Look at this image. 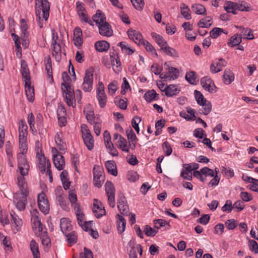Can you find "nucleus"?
<instances>
[{
    "instance_id": "f257e3e1",
    "label": "nucleus",
    "mask_w": 258,
    "mask_h": 258,
    "mask_svg": "<svg viewBox=\"0 0 258 258\" xmlns=\"http://www.w3.org/2000/svg\"><path fill=\"white\" fill-rule=\"evenodd\" d=\"M19 171L20 175L17 177V184L19 192L15 194L14 203L16 208L20 211L25 210L27 203V197L28 195V186L25 179L29 170V165L27 163L23 156H21L19 159Z\"/></svg>"
},
{
    "instance_id": "f03ea898",
    "label": "nucleus",
    "mask_w": 258,
    "mask_h": 258,
    "mask_svg": "<svg viewBox=\"0 0 258 258\" xmlns=\"http://www.w3.org/2000/svg\"><path fill=\"white\" fill-rule=\"evenodd\" d=\"M36 21L40 28L46 24L49 16L50 4L47 0H36Z\"/></svg>"
},
{
    "instance_id": "7ed1b4c3",
    "label": "nucleus",
    "mask_w": 258,
    "mask_h": 258,
    "mask_svg": "<svg viewBox=\"0 0 258 258\" xmlns=\"http://www.w3.org/2000/svg\"><path fill=\"white\" fill-rule=\"evenodd\" d=\"M61 90L63 96L67 105L69 106L75 107L76 99L74 89L70 85L65 84L64 87H61Z\"/></svg>"
},
{
    "instance_id": "20e7f679",
    "label": "nucleus",
    "mask_w": 258,
    "mask_h": 258,
    "mask_svg": "<svg viewBox=\"0 0 258 258\" xmlns=\"http://www.w3.org/2000/svg\"><path fill=\"white\" fill-rule=\"evenodd\" d=\"M81 127L84 143L87 149L91 151L94 148V140L93 137L85 124H82Z\"/></svg>"
},
{
    "instance_id": "39448f33",
    "label": "nucleus",
    "mask_w": 258,
    "mask_h": 258,
    "mask_svg": "<svg viewBox=\"0 0 258 258\" xmlns=\"http://www.w3.org/2000/svg\"><path fill=\"white\" fill-rule=\"evenodd\" d=\"M93 72V69L92 68L87 69L85 72L82 84V89L85 92H90L92 89Z\"/></svg>"
},
{
    "instance_id": "423d86ee",
    "label": "nucleus",
    "mask_w": 258,
    "mask_h": 258,
    "mask_svg": "<svg viewBox=\"0 0 258 258\" xmlns=\"http://www.w3.org/2000/svg\"><path fill=\"white\" fill-rule=\"evenodd\" d=\"M104 89L103 83L99 82L96 90V97L101 108H103L105 106L107 100Z\"/></svg>"
},
{
    "instance_id": "0eeeda50",
    "label": "nucleus",
    "mask_w": 258,
    "mask_h": 258,
    "mask_svg": "<svg viewBox=\"0 0 258 258\" xmlns=\"http://www.w3.org/2000/svg\"><path fill=\"white\" fill-rule=\"evenodd\" d=\"M105 191L108 197V202L109 206L114 208L115 205V187L113 183L110 181H107L105 184Z\"/></svg>"
},
{
    "instance_id": "6e6552de",
    "label": "nucleus",
    "mask_w": 258,
    "mask_h": 258,
    "mask_svg": "<svg viewBox=\"0 0 258 258\" xmlns=\"http://www.w3.org/2000/svg\"><path fill=\"white\" fill-rule=\"evenodd\" d=\"M117 207L120 212L123 215L127 214L128 212V206L126 204L124 194L120 191L118 192L117 200Z\"/></svg>"
},
{
    "instance_id": "1a4fd4ad",
    "label": "nucleus",
    "mask_w": 258,
    "mask_h": 258,
    "mask_svg": "<svg viewBox=\"0 0 258 258\" xmlns=\"http://www.w3.org/2000/svg\"><path fill=\"white\" fill-rule=\"evenodd\" d=\"M38 205L39 209L42 212L45 214L48 213L49 209V205L48 201L46 198V195L43 192L39 194L38 196Z\"/></svg>"
},
{
    "instance_id": "9d476101",
    "label": "nucleus",
    "mask_w": 258,
    "mask_h": 258,
    "mask_svg": "<svg viewBox=\"0 0 258 258\" xmlns=\"http://www.w3.org/2000/svg\"><path fill=\"white\" fill-rule=\"evenodd\" d=\"M92 211L97 218H99L106 214L104 207L98 200L94 199Z\"/></svg>"
},
{
    "instance_id": "9b49d317",
    "label": "nucleus",
    "mask_w": 258,
    "mask_h": 258,
    "mask_svg": "<svg viewBox=\"0 0 258 258\" xmlns=\"http://www.w3.org/2000/svg\"><path fill=\"white\" fill-rule=\"evenodd\" d=\"M201 84L205 90L210 93L216 92V87L213 81L208 77H205L201 79Z\"/></svg>"
},
{
    "instance_id": "f8f14e48",
    "label": "nucleus",
    "mask_w": 258,
    "mask_h": 258,
    "mask_svg": "<svg viewBox=\"0 0 258 258\" xmlns=\"http://www.w3.org/2000/svg\"><path fill=\"white\" fill-rule=\"evenodd\" d=\"M130 39L133 40L137 44L140 45L144 42V39L141 33L133 29H130L127 32Z\"/></svg>"
},
{
    "instance_id": "ddd939ff",
    "label": "nucleus",
    "mask_w": 258,
    "mask_h": 258,
    "mask_svg": "<svg viewBox=\"0 0 258 258\" xmlns=\"http://www.w3.org/2000/svg\"><path fill=\"white\" fill-rule=\"evenodd\" d=\"M31 221L34 229L38 228V231L40 233L43 231V225L41 222L40 219L38 216V212L37 210H34L32 212Z\"/></svg>"
},
{
    "instance_id": "4468645a",
    "label": "nucleus",
    "mask_w": 258,
    "mask_h": 258,
    "mask_svg": "<svg viewBox=\"0 0 258 258\" xmlns=\"http://www.w3.org/2000/svg\"><path fill=\"white\" fill-rule=\"evenodd\" d=\"M110 61L113 71L116 73L120 72L121 71V62L118 55L114 53H111Z\"/></svg>"
},
{
    "instance_id": "2eb2a0df",
    "label": "nucleus",
    "mask_w": 258,
    "mask_h": 258,
    "mask_svg": "<svg viewBox=\"0 0 258 258\" xmlns=\"http://www.w3.org/2000/svg\"><path fill=\"white\" fill-rule=\"evenodd\" d=\"M227 65V62L223 58H219L218 61L213 62L210 66V71L212 73H216L222 71Z\"/></svg>"
},
{
    "instance_id": "dca6fc26",
    "label": "nucleus",
    "mask_w": 258,
    "mask_h": 258,
    "mask_svg": "<svg viewBox=\"0 0 258 258\" xmlns=\"http://www.w3.org/2000/svg\"><path fill=\"white\" fill-rule=\"evenodd\" d=\"M21 72L23 78L25 79V83L27 85L28 84L29 82H30V72L28 69L26 62L22 59L21 61Z\"/></svg>"
},
{
    "instance_id": "f3484780",
    "label": "nucleus",
    "mask_w": 258,
    "mask_h": 258,
    "mask_svg": "<svg viewBox=\"0 0 258 258\" xmlns=\"http://www.w3.org/2000/svg\"><path fill=\"white\" fill-rule=\"evenodd\" d=\"M98 27L100 35L106 37H110L112 35L113 31L108 22H104L101 25H100V26H98Z\"/></svg>"
},
{
    "instance_id": "a211bd4d",
    "label": "nucleus",
    "mask_w": 258,
    "mask_h": 258,
    "mask_svg": "<svg viewBox=\"0 0 258 258\" xmlns=\"http://www.w3.org/2000/svg\"><path fill=\"white\" fill-rule=\"evenodd\" d=\"M180 90L176 85H169L166 87L163 92L165 93L167 97H172L177 95Z\"/></svg>"
},
{
    "instance_id": "6ab92c4d",
    "label": "nucleus",
    "mask_w": 258,
    "mask_h": 258,
    "mask_svg": "<svg viewBox=\"0 0 258 258\" xmlns=\"http://www.w3.org/2000/svg\"><path fill=\"white\" fill-rule=\"evenodd\" d=\"M60 227L62 232L65 235L72 230L71 222L68 219L63 218L60 221Z\"/></svg>"
},
{
    "instance_id": "aec40b11",
    "label": "nucleus",
    "mask_w": 258,
    "mask_h": 258,
    "mask_svg": "<svg viewBox=\"0 0 258 258\" xmlns=\"http://www.w3.org/2000/svg\"><path fill=\"white\" fill-rule=\"evenodd\" d=\"M128 245L131 247V249L129 251L130 258H137L138 252L140 253V255H142L143 249L141 244H137L136 246L132 245V243L130 242Z\"/></svg>"
},
{
    "instance_id": "412c9836",
    "label": "nucleus",
    "mask_w": 258,
    "mask_h": 258,
    "mask_svg": "<svg viewBox=\"0 0 258 258\" xmlns=\"http://www.w3.org/2000/svg\"><path fill=\"white\" fill-rule=\"evenodd\" d=\"M19 139H27L28 126L23 120H20L19 122Z\"/></svg>"
},
{
    "instance_id": "4be33fe9",
    "label": "nucleus",
    "mask_w": 258,
    "mask_h": 258,
    "mask_svg": "<svg viewBox=\"0 0 258 258\" xmlns=\"http://www.w3.org/2000/svg\"><path fill=\"white\" fill-rule=\"evenodd\" d=\"M52 55L56 61L59 62L61 59V50L59 43L52 44Z\"/></svg>"
},
{
    "instance_id": "5701e85b",
    "label": "nucleus",
    "mask_w": 258,
    "mask_h": 258,
    "mask_svg": "<svg viewBox=\"0 0 258 258\" xmlns=\"http://www.w3.org/2000/svg\"><path fill=\"white\" fill-rule=\"evenodd\" d=\"M37 157L39 162V168L41 172L43 173L46 170V166H47V161H49L47 159L43 154L39 155V153H37Z\"/></svg>"
},
{
    "instance_id": "b1692460",
    "label": "nucleus",
    "mask_w": 258,
    "mask_h": 258,
    "mask_svg": "<svg viewBox=\"0 0 258 258\" xmlns=\"http://www.w3.org/2000/svg\"><path fill=\"white\" fill-rule=\"evenodd\" d=\"M55 167L59 170H62L65 166V161L61 155H57L53 158Z\"/></svg>"
},
{
    "instance_id": "393cba45",
    "label": "nucleus",
    "mask_w": 258,
    "mask_h": 258,
    "mask_svg": "<svg viewBox=\"0 0 258 258\" xmlns=\"http://www.w3.org/2000/svg\"><path fill=\"white\" fill-rule=\"evenodd\" d=\"M93 22H95L97 25L100 26L104 22H106V17L104 14L99 10H98L96 14L92 17Z\"/></svg>"
},
{
    "instance_id": "a878e982",
    "label": "nucleus",
    "mask_w": 258,
    "mask_h": 258,
    "mask_svg": "<svg viewBox=\"0 0 258 258\" xmlns=\"http://www.w3.org/2000/svg\"><path fill=\"white\" fill-rule=\"evenodd\" d=\"M223 82L225 84H230L234 79V76L231 71L228 69L225 70L223 75Z\"/></svg>"
},
{
    "instance_id": "bb28decb",
    "label": "nucleus",
    "mask_w": 258,
    "mask_h": 258,
    "mask_svg": "<svg viewBox=\"0 0 258 258\" xmlns=\"http://www.w3.org/2000/svg\"><path fill=\"white\" fill-rule=\"evenodd\" d=\"M151 35L152 37L155 39L156 42L157 43V44L159 45V46L160 47V49L161 50L163 49L164 47H166L168 45L167 42L165 40V39L163 38L162 36H160V35L153 32L151 34Z\"/></svg>"
},
{
    "instance_id": "cd10ccee",
    "label": "nucleus",
    "mask_w": 258,
    "mask_h": 258,
    "mask_svg": "<svg viewBox=\"0 0 258 258\" xmlns=\"http://www.w3.org/2000/svg\"><path fill=\"white\" fill-rule=\"evenodd\" d=\"M78 224L85 231L88 230V225L91 224L92 221L87 222L84 221L85 215L82 213L76 215Z\"/></svg>"
},
{
    "instance_id": "c85d7f7f",
    "label": "nucleus",
    "mask_w": 258,
    "mask_h": 258,
    "mask_svg": "<svg viewBox=\"0 0 258 258\" xmlns=\"http://www.w3.org/2000/svg\"><path fill=\"white\" fill-rule=\"evenodd\" d=\"M236 4V9L242 12H250L252 9L249 4L245 1H239Z\"/></svg>"
},
{
    "instance_id": "c756f323",
    "label": "nucleus",
    "mask_w": 258,
    "mask_h": 258,
    "mask_svg": "<svg viewBox=\"0 0 258 258\" xmlns=\"http://www.w3.org/2000/svg\"><path fill=\"white\" fill-rule=\"evenodd\" d=\"M116 218H117V230L118 232L121 234L125 230L126 220L122 216L119 214L116 215Z\"/></svg>"
},
{
    "instance_id": "7c9ffc66",
    "label": "nucleus",
    "mask_w": 258,
    "mask_h": 258,
    "mask_svg": "<svg viewBox=\"0 0 258 258\" xmlns=\"http://www.w3.org/2000/svg\"><path fill=\"white\" fill-rule=\"evenodd\" d=\"M105 165L109 173L114 176L117 175L116 166L114 161H107L105 162Z\"/></svg>"
},
{
    "instance_id": "2f4dec72",
    "label": "nucleus",
    "mask_w": 258,
    "mask_h": 258,
    "mask_svg": "<svg viewBox=\"0 0 258 258\" xmlns=\"http://www.w3.org/2000/svg\"><path fill=\"white\" fill-rule=\"evenodd\" d=\"M109 44L106 41H99L95 43L96 49L99 52L107 51L109 48Z\"/></svg>"
},
{
    "instance_id": "473e14b6",
    "label": "nucleus",
    "mask_w": 258,
    "mask_h": 258,
    "mask_svg": "<svg viewBox=\"0 0 258 258\" xmlns=\"http://www.w3.org/2000/svg\"><path fill=\"white\" fill-rule=\"evenodd\" d=\"M30 84V82H29L28 85L25 83V92L28 101L29 102H33L34 100V89L31 87Z\"/></svg>"
},
{
    "instance_id": "72a5a7b5",
    "label": "nucleus",
    "mask_w": 258,
    "mask_h": 258,
    "mask_svg": "<svg viewBox=\"0 0 258 258\" xmlns=\"http://www.w3.org/2000/svg\"><path fill=\"white\" fill-rule=\"evenodd\" d=\"M44 62L45 66V70L47 71L48 76L49 78L52 77V69L51 60L50 56L47 55L45 57Z\"/></svg>"
},
{
    "instance_id": "f704fd0d",
    "label": "nucleus",
    "mask_w": 258,
    "mask_h": 258,
    "mask_svg": "<svg viewBox=\"0 0 258 258\" xmlns=\"http://www.w3.org/2000/svg\"><path fill=\"white\" fill-rule=\"evenodd\" d=\"M153 223L154 224V228L157 229V230L165 226H167L166 229H169L170 227L168 222H167L165 220L162 219L154 220L153 221Z\"/></svg>"
},
{
    "instance_id": "c9c22d12",
    "label": "nucleus",
    "mask_w": 258,
    "mask_h": 258,
    "mask_svg": "<svg viewBox=\"0 0 258 258\" xmlns=\"http://www.w3.org/2000/svg\"><path fill=\"white\" fill-rule=\"evenodd\" d=\"M55 141L59 150L64 151L66 149V144L62 140L61 133L56 134L55 137Z\"/></svg>"
},
{
    "instance_id": "e433bc0d",
    "label": "nucleus",
    "mask_w": 258,
    "mask_h": 258,
    "mask_svg": "<svg viewBox=\"0 0 258 258\" xmlns=\"http://www.w3.org/2000/svg\"><path fill=\"white\" fill-rule=\"evenodd\" d=\"M117 145L122 151L126 153L129 152V148L127 147V141L121 136H120L119 140L117 142Z\"/></svg>"
},
{
    "instance_id": "4c0bfd02",
    "label": "nucleus",
    "mask_w": 258,
    "mask_h": 258,
    "mask_svg": "<svg viewBox=\"0 0 258 258\" xmlns=\"http://www.w3.org/2000/svg\"><path fill=\"white\" fill-rule=\"evenodd\" d=\"M185 79L190 84H196L198 82L197 75L194 71H190L187 73L185 75Z\"/></svg>"
},
{
    "instance_id": "58836bf2",
    "label": "nucleus",
    "mask_w": 258,
    "mask_h": 258,
    "mask_svg": "<svg viewBox=\"0 0 258 258\" xmlns=\"http://www.w3.org/2000/svg\"><path fill=\"white\" fill-rule=\"evenodd\" d=\"M241 42V37L240 35L235 34L229 39L228 45L231 47L239 45Z\"/></svg>"
},
{
    "instance_id": "ea45409f",
    "label": "nucleus",
    "mask_w": 258,
    "mask_h": 258,
    "mask_svg": "<svg viewBox=\"0 0 258 258\" xmlns=\"http://www.w3.org/2000/svg\"><path fill=\"white\" fill-rule=\"evenodd\" d=\"M191 9L197 15H204L206 12L205 8L201 4L193 5L191 6Z\"/></svg>"
},
{
    "instance_id": "a19ab883",
    "label": "nucleus",
    "mask_w": 258,
    "mask_h": 258,
    "mask_svg": "<svg viewBox=\"0 0 258 258\" xmlns=\"http://www.w3.org/2000/svg\"><path fill=\"white\" fill-rule=\"evenodd\" d=\"M26 140H27V139H19L20 148L21 149H22V154H19L18 157V166H19V157L21 156H22V155L23 156L24 158L25 159V160L26 161V162H27L25 156L24 155V153L26 152L27 151ZM27 163L28 164V162H27Z\"/></svg>"
},
{
    "instance_id": "79ce46f5",
    "label": "nucleus",
    "mask_w": 258,
    "mask_h": 258,
    "mask_svg": "<svg viewBox=\"0 0 258 258\" xmlns=\"http://www.w3.org/2000/svg\"><path fill=\"white\" fill-rule=\"evenodd\" d=\"M212 24V19L210 17H206L200 20L198 25L201 28H208L211 26Z\"/></svg>"
},
{
    "instance_id": "37998d69",
    "label": "nucleus",
    "mask_w": 258,
    "mask_h": 258,
    "mask_svg": "<svg viewBox=\"0 0 258 258\" xmlns=\"http://www.w3.org/2000/svg\"><path fill=\"white\" fill-rule=\"evenodd\" d=\"M189 9L184 4H182L180 6V13L181 14L186 20H190L191 19V15L189 13Z\"/></svg>"
},
{
    "instance_id": "c03bdc74",
    "label": "nucleus",
    "mask_w": 258,
    "mask_h": 258,
    "mask_svg": "<svg viewBox=\"0 0 258 258\" xmlns=\"http://www.w3.org/2000/svg\"><path fill=\"white\" fill-rule=\"evenodd\" d=\"M31 250L33 253L34 258H37L39 256V252L38 250V244L36 241L32 239L30 244Z\"/></svg>"
},
{
    "instance_id": "a18cd8bd",
    "label": "nucleus",
    "mask_w": 258,
    "mask_h": 258,
    "mask_svg": "<svg viewBox=\"0 0 258 258\" xmlns=\"http://www.w3.org/2000/svg\"><path fill=\"white\" fill-rule=\"evenodd\" d=\"M162 50L168 55L175 57H178V54L177 52L173 48L169 46L168 45L164 47L163 49Z\"/></svg>"
},
{
    "instance_id": "49530a36",
    "label": "nucleus",
    "mask_w": 258,
    "mask_h": 258,
    "mask_svg": "<svg viewBox=\"0 0 258 258\" xmlns=\"http://www.w3.org/2000/svg\"><path fill=\"white\" fill-rule=\"evenodd\" d=\"M118 45L121 47L122 51L128 55L132 54L135 51V49L131 48L128 46V44L124 42H120L118 43Z\"/></svg>"
},
{
    "instance_id": "de8ad7c7",
    "label": "nucleus",
    "mask_w": 258,
    "mask_h": 258,
    "mask_svg": "<svg viewBox=\"0 0 258 258\" xmlns=\"http://www.w3.org/2000/svg\"><path fill=\"white\" fill-rule=\"evenodd\" d=\"M168 74L170 77V80L177 79L179 75L178 70L171 67L168 68Z\"/></svg>"
},
{
    "instance_id": "09e8293b",
    "label": "nucleus",
    "mask_w": 258,
    "mask_h": 258,
    "mask_svg": "<svg viewBox=\"0 0 258 258\" xmlns=\"http://www.w3.org/2000/svg\"><path fill=\"white\" fill-rule=\"evenodd\" d=\"M194 95L198 104L200 105H203L204 103L207 101L203 94L199 91L195 90Z\"/></svg>"
},
{
    "instance_id": "8fccbe9b",
    "label": "nucleus",
    "mask_w": 258,
    "mask_h": 258,
    "mask_svg": "<svg viewBox=\"0 0 258 258\" xmlns=\"http://www.w3.org/2000/svg\"><path fill=\"white\" fill-rule=\"evenodd\" d=\"M126 134L127 139L129 141L130 145L131 146V143L137 140V137L130 126L126 130Z\"/></svg>"
},
{
    "instance_id": "3c124183",
    "label": "nucleus",
    "mask_w": 258,
    "mask_h": 258,
    "mask_svg": "<svg viewBox=\"0 0 258 258\" xmlns=\"http://www.w3.org/2000/svg\"><path fill=\"white\" fill-rule=\"evenodd\" d=\"M157 93L154 90H149L144 94L145 99L149 102H151L155 99Z\"/></svg>"
},
{
    "instance_id": "603ef678",
    "label": "nucleus",
    "mask_w": 258,
    "mask_h": 258,
    "mask_svg": "<svg viewBox=\"0 0 258 258\" xmlns=\"http://www.w3.org/2000/svg\"><path fill=\"white\" fill-rule=\"evenodd\" d=\"M65 235L68 238L67 240L69 243L72 244L77 242V235L76 232L72 231L65 234Z\"/></svg>"
},
{
    "instance_id": "864d4df0",
    "label": "nucleus",
    "mask_w": 258,
    "mask_h": 258,
    "mask_svg": "<svg viewBox=\"0 0 258 258\" xmlns=\"http://www.w3.org/2000/svg\"><path fill=\"white\" fill-rule=\"evenodd\" d=\"M80 20L90 25H93V22L89 18L87 14V11L78 14Z\"/></svg>"
},
{
    "instance_id": "5fc2aeb1",
    "label": "nucleus",
    "mask_w": 258,
    "mask_h": 258,
    "mask_svg": "<svg viewBox=\"0 0 258 258\" xmlns=\"http://www.w3.org/2000/svg\"><path fill=\"white\" fill-rule=\"evenodd\" d=\"M144 232L148 236H154L158 232V230L153 229L149 225H146L144 228Z\"/></svg>"
},
{
    "instance_id": "6e6d98bb",
    "label": "nucleus",
    "mask_w": 258,
    "mask_h": 258,
    "mask_svg": "<svg viewBox=\"0 0 258 258\" xmlns=\"http://www.w3.org/2000/svg\"><path fill=\"white\" fill-rule=\"evenodd\" d=\"M224 8L227 13H231L234 9H236V4L231 1H227L224 5Z\"/></svg>"
},
{
    "instance_id": "4d7b16f0",
    "label": "nucleus",
    "mask_w": 258,
    "mask_h": 258,
    "mask_svg": "<svg viewBox=\"0 0 258 258\" xmlns=\"http://www.w3.org/2000/svg\"><path fill=\"white\" fill-rule=\"evenodd\" d=\"M201 106L203 108V110H202L201 113L204 115H207L211 111L212 104L210 101H207L205 103H204L203 105H201Z\"/></svg>"
},
{
    "instance_id": "13d9d810",
    "label": "nucleus",
    "mask_w": 258,
    "mask_h": 258,
    "mask_svg": "<svg viewBox=\"0 0 258 258\" xmlns=\"http://www.w3.org/2000/svg\"><path fill=\"white\" fill-rule=\"evenodd\" d=\"M142 44L144 45L147 51L151 52L153 55L158 56L155 49L154 47L147 41L144 40V42H142Z\"/></svg>"
},
{
    "instance_id": "bf43d9fd",
    "label": "nucleus",
    "mask_w": 258,
    "mask_h": 258,
    "mask_svg": "<svg viewBox=\"0 0 258 258\" xmlns=\"http://www.w3.org/2000/svg\"><path fill=\"white\" fill-rule=\"evenodd\" d=\"M141 121V118L139 116H135L132 120V125L137 134L139 133L140 128L139 127V123Z\"/></svg>"
},
{
    "instance_id": "052dcab7",
    "label": "nucleus",
    "mask_w": 258,
    "mask_h": 258,
    "mask_svg": "<svg viewBox=\"0 0 258 258\" xmlns=\"http://www.w3.org/2000/svg\"><path fill=\"white\" fill-rule=\"evenodd\" d=\"M109 93L113 95L115 94L116 90L118 89V85L117 82L114 81L110 83L108 86Z\"/></svg>"
},
{
    "instance_id": "680f3d73",
    "label": "nucleus",
    "mask_w": 258,
    "mask_h": 258,
    "mask_svg": "<svg viewBox=\"0 0 258 258\" xmlns=\"http://www.w3.org/2000/svg\"><path fill=\"white\" fill-rule=\"evenodd\" d=\"M40 239L43 245L47 246L50 244V239L47 235V232H41Z\"/></svg>"
},
{
    "instance_id": "e2e57ef3",
    "label": "nucleus",
    "mask_w": 258,
    "mask_h": 258,
    "mask_svg": "<svg viewBox=\"0 0 258 258\" xmlns=\"http://www.w3.org/2000/svg\"><path fill=\"white\" fill-rule=\"evenodd\" d=\"M223 32V29L220 28H214L210 32V37L213 38H216Z\"/></svg>"
},
{
    "instance_id": "0e129e2a",
    "label": "nucleus",
    "mask_w": 258,
    "mask_h": 258,
    "mask_svg": "<svg viewBox=\"0 0 258 258\" xmlns=\"http://www.w3.org/2000/svg\"><path fill=\"white\" fill-rule=\"evenodd\" d=\"M21 22L22 33L23 34V37H24V38L26 39L27 38L29 35L28 32L27 31L28 29V26L25 22V20L24 19H22Z\"/></svg>"
},
{
    "instance_id": "69168bd1",
    "label": "nucleus",
    "mask_w": 258,
    "mask_h": 258,
    "mask_svg": "<svg viewBox=\"0 0 258 258\" xmlns=\"http://www.w3.org/2000/svg\"><path fill=\"white\" fill-rule=\"evenodd\" d=\"M131 1L136 10L141 11L143 9L144 5L143 0H131Z\"/></svg>"
},
{
    "instance_id": "338daca9",
    "label": "nucleus",
    "mask_w": 258,
    "mask_h": 258,
    "mask_svg": "<svg viewBox=\"0 0 258 258\" xmlns=\"http://www.w3.org/2000/svg\"><path fill=\"white\" fill-rule=\"evenodd\" d=\"M249 248L251 251L255 253H258V244L254 240H249L248 241Z\"/></svg>"
},
{
    "instance_id": "774afa93",
    "label": "nucleus",
    "mask_w": 258,
    "mask_h": 258,
    "mask_svg": "<svg viewBox=\"0 0 258 258\" xmlns=\"http://www.w3.org/2000/svg\"><path fill=\"white\" fill-rule=\"evenodd\" d=\"M84 252L80 254V258H93L92 252L90 250L86 247H84Z\"/></svg>"
}]
</instances>
